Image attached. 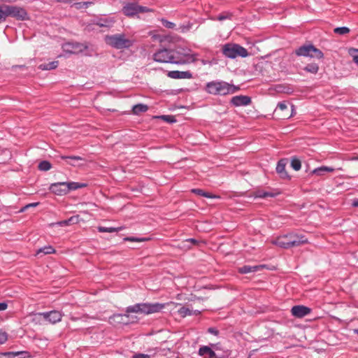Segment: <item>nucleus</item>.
<instances>
[{
	"label": "nucleus",
	"mask_w": 358,
	"mask_h": 358,
	"mask_svg": "<svg viewBox=\"0 0 358 358\" xmlns=\"http://www.w3.org/2000/svg\"><path fill=\"white\" fill-rule=\"evenodd\" d=\"M304 70L307 72L315 74L317 73L319 70V66L317 64L311 63L308 64L305 68Z\"/></svg>",
	"instance_id": "obj_30"
},
{
	"label": "nucleus",
	"mask_w": 358,
	"mask_h": 358,
	"mask_svg": "<svg viewBox=\"0 0 358 358\" xmlns=\"http://www.w3.org/2000/svg\"><path fill=\"white\" fill-rule=\"evenodd\" d=\"M239 90L238 87L230 85L224 81H212L206 85L208 93L214 95H227L234 94Z\"/></svg>",
	"instance_id": "obj_2"
},
{
	"label": "nucleus",
	"mask_w": 358,
	"mask_h": 358,
	"mask_svg": "<svg viewBox=\"0 0 358 358\" xmlns=\"http://www.w3.org/2000/svg\"><path fill=\"white\" fill-rule=\"evenodd\" d=\"M223 55L231 59H234L237 57H246L248 55L247 50L234 43H227L222 47Z\"/></svg>",
	"instance_id": "obj_6"
},
{
	"label": "nucleus",
	"mask_w": 358,
	"mask_h": 358,
	"mask_svg": "<svg viewBox=\"0 0 358 358\" xmlns=\"http://www.w3.org/2000/svg\"><path fill=\"white\" fill-rule=\"evenodd\" d=\"M55 252V250L51 245H46L38 250L36 252V255L39 256L41 254L49 255L53 254Z\"/></svg>",
	"instance_id": "obj_25"
},
{
	"label": "nucleus",
	"mask_w": 358,
	"mask_h": 358,
	"mask_svg": "<svg viewBox=\"0 0 358 358\" xmlns=\"http://www.w3.org/2000/svg\"><path fill=\"white\" fill-rule=\"evenodd\" d=\"M354 332H355V334H358V329H355V330H354Z\"/></svg>",
	"instance_id": "obj_52"
},
{
	"label": "nucleus",
	"mask_w": 358,
	"mask_h": 358,
	"mask_svg": "<svg viewBox=\"0 0 358 358\" xmlns=\"http://www.w3.org/2000/svg\"><path fill=\"white\" fill-rule=\"evenodd\" d=\"M57 1H62L63 0H57Z\"/></svg>",
	"instance_id": "obj_55"
},
{
	"label": "nucleus",
	"mask_w": 358,
	"mask_h": 358,
	"mask_svg": "<svg viewBox=\"0 0 358 358\" xmlns=\"http://www.w3.org/2000/svg\"><path fill=\"white\" fill-rule=\"evenodd\" d=\"M62 159H69L71 160V162H69V164L71 166H76L77 164H76V161H80V160H83V159L80 157H78V156H62Z\"/></svg>",
	"instance_id": "obj_34"
},
{
	"label": "nucleus",
	"mask_w": 358,
	"mask_h": 358,
	"mask_svg": "<svg viewBox=\"0 0 358 358\" xmlns=\"http://www.w3.org/2000/svg\"><path fill=\"white\" fill-rule=\"evenodd\" d=\"M192 191V192H194L198 195H200V196H204L206 198H217V196L213 195L212 194H210L209 192H204L203 190H202L201 189H193Z\"/></svg>",
	"instance_id": "obj_29"
},
{
	"label": "nucleus",
	"mask_w": 358,
	"mask_h": 358,
	"mask_svg": "<svg viewBox=\"0 0 358 358\" xmlns=\"http://www.w3.org/2000/svg\"><path fill=\"white\" fill-rule=\"evenodd\" d=\"M352 159V160H358V157H353Z\"/></svg>",
	"instance_id": "obj_53"
},
{
	"label": "nucleus",
	"mask_w": 358,
	"mask_h": 358,
	"mask_svg": "<svg viewBox=\"0 0 358 358\" xmlns=\"http://www.w3.org/2000/svg\"><path fill=\"white\" fill-rule=\"evenodd\" d=\"M174 50L160 48L153 55V59L159 63H173L174 60Z\"/></svg>",
	"instance_id": "obj_7"
},
{
	"label": "nucleus",
	"mask_w": 358,
	"mask_h": 358,
	"mask_svg": "<svg viewBox=\"0 0 358 358\" xmlns=\"http://www.w3.org/2000/svg\"><path fill=\"white\" fill-rule=\"evenodd\" d=\"M113 22H114V20L107 18V19H101V20H99L97 22L96 24L99 25V27H110L112 26Z\"/></svg>",
	"instance_id": "obj_31"
},
{
	"label": "nucleus",
	"mask_w": 358,
	"mask_h": 358,
	"mask_svg": "<svg viewBox=\"0 0 358 358\" xmlns=\"http://www.w3.org/2000/svg\"><path fill=\"white\" fill-rule=\"evenodd\" d=\"M39 203L36 202V203H29L27 205H26L24 207H23L21 210H20V212H24L26 209L29 208H31V207H36L38 205Z\"/></svg>",
	"instance_id": "obj_42"
},
{
	"label": "nucleus",
	"mask_w": 358,
	"mask_h": 358,
	"mask_svg": "<svg viewBox=\"0 0 358 358\" xmlns=\"http://www.w3.org/2000/svg\"><path fill=\"white\" fill-rule=\"evenodd\" d=\"M8 340V334L6 332L0 329V344H3Z\"/></svg>",
	"instance_id": "obj_38"
},
{
	"label": "nucleus",
	"mask_w": 358,
	"mask_h": 358,
	"mask_svg": "<svg viewBox=\"0 0 358 358\" xmlns=\"http://www.w3.org/2000/svg\"><path fill=\"white\" fill-rule=\"evenodd\" d=\"M287 164V159H280L276 166V171L282 178H288V174L285 171V166Z\"/></svg>",
	"instance_id": "obj_18"
},
{
	"label": "nucleus",
	"mask_w": 358,
	"mask_h": 358,
	"mask_svg": "<svg viewBox=\"0 0 358 358\" xmlns=\"http://www.w3.org/2000/svg\"><path fill=\"white\" fill-rule=\"evenodd\" d=\"M199 354L203 358H224L229 355L227 352L220 355L216 353L211 348L206 345L199 348Z\"/></svg>",
	"instance_id": "obj_14"
},
{
	"label": "nucleus",
	"mask_w": 358,
	"mask_h": 358,
	"mask_svg": "<svg viewBox=\"0 0 358 358\" xmlns=\"http://www.w3.org/2000/svg\"><path fill=\"white\" fill-rule=\"evenodd\" d=\"M273 243L280 248H289L306 243L308 239L301 234L290 233L278 237Z\"/></svg>",
	"instance_id": "obj_1"
},
{
	"label": "nucleus",
	"mask_w": 358,
	"mask_h": 358,
	"mask_svg": "<svg viewBox=\"0 0 358 358\" xmlns=\"http://www.w3.org/2000/svg\"><path fill=\"white\" fill-rule=\"evenodd\" d=\"M162 24L166 27V28H169V29H173L175 27V24L171 22H169L166 20H164V19H162Z\"/></svg>",
	"instance_id": "obj_39"
},
{
	"label": "nucleus",
	"mask_w": 358,
	"mask_h": 358,
	"mask_svg": "<svg viewBox=\"0 0 358 358\" xmlns=\"http://www.w3.org/2000/svg\"><path fill=\"white\" fill-rule=\"evenodd\" d=\"M175 64H184L196 61V56L190 53V50L185 49L174 50Z\"/></svg>",
	"instance_id": "obj_8"
},
{
	"label": "nucleus",
	"mask_w": 358,
	"mask_h": 358,
	"mask_svg": "<svg viewBox=\"0 0 358 358\" xmlns=\"http://www.w3.org/2000/svg\"><path fill=\"white\" fill-rule=\"evenodd\" d=\"M19 354H20V352H6L1 353L2 357L7 356L10 358H13Z\"/></svg>",
	"instance_id": "obj_41"
},
{
	"label": "nucleus",
	"mask_w": 358,
	"mask_h": 358,
	"mask_svg": "<svg viewBox=\"0 0 358 358\" xmlns=\"http://www.w3.org/2000/svg\"><path fill=\"white\" fill-rule=\"evenodd\" d=\"M78 222H79V216L74 215V216L71 217L68 220L57 222L56 223H52L51 226L58 225L60 227H65V226H69L71 224H77Z\"/></svg>",
	"instance_id": "obj_19"
},
{
	"label": "nucleus",
	"mask_w": 358,
	"mask_h": 358,
	"mask_svg": "<svg viewBox=\"0 0 358 358\" xmlns=\"http://www.w3.org/2000/svg\"><path fill=\"white\" fill-rule=\"evenodd\" d=\"M310 308L304 306H294L292 308V314L296 317H303L310 313Z\"/></svg>",
	"instance_id": "obj_15"
},
{
	"label": "nucleus",
	"mask_w": 358,
	"mask_h": 358,
	"mask_svg": "<svg viewBox=\"0 0 358 358\" xmlns=\"http://www.w3.org/2000/svg\"><path fill=\"white\" fill-rule=\"evenodd\" d=\"M186 242H187V243L191 242V243L195 244L197 241L195 239L190 238V239L187 240Z\"/></svg>",
	"instance_id": "obj_50"
},
{
	"label": "nucleus",
	"mask_w": 358,
	"mask_h": 358,
	"mask_svg": "<svg viewBox=\"0 0 358 358\" xmlns=\"http://www.w3.org/2000/svg\"><path fill=\"white\" fill-rule=\"evenodd\" d=\"M273 196H274L273 194L268 192L263 191V190H258L255 192V196L257 197V198H266L268 196L272 197Z\"/></svg>",
	"instance_id": "obj_32"
},
{
	"label": "nucleus",
	"mask_w": 358,
	"mask_h": 358,
	"mask_svg": "<svg viewBox=\"0 0 358 358\" xmlns=\"http://www.w3.org/2000/svg\"><path fill=\"white\" fill-rule=\"evenodd\" d=\"M8 13L10 17L18 20H26L29 19L28 14L23 8L15 6H8Z\"/></svg>",
	"instance_id": "obj_13"
},
{
	"label": "nucleus",
	"mask_w": 358,
	"mask_h": 358,
	"mask_svg": "<svg viewBox=\"0 0 358 358\" xmlns=\"http://www.w3.org/2000/svg\"><path fill=\"white\" fill-rule=\"evenodd\" d=\"M287 109V104L285 102H280L278 104L276 109L275 110V113H278L279 111H284Z\"/></svg>",
	"instance_id": "obj_37"
},
{
	"label": "nucleus",
	"mask_w": 358,
	"mask_h": 358,
	"mask_svg": "<svg viewBox=\"0 0 358 358\" xmlns=\"http://www.w3.org/2000/svg\"><path fill=\"white\" fill-rule=\"evenodd\" d=\"M231 103L235 106H245L250 103L251 99L248 96H236L231 100Z\"/></svg>",
	"instance_id": "obj_16"
},
{
	"label": "nucleus",
	"mask_w": 358,
	"mask_h": 358,
	"mask_svg": "<svg viewBox=\"0 0 358 358\" xmlns=\"http://www.w3.org/2000/svg\"><path fill=\"white\" fill-rule=\"evenodd\" d=\"M0 358H2V355H1V353H0Z\"/></svg>",
	"instance_id": "obj_54"
},
{
	"label": "nucleus",
	"mask_w": 358,
	"mask_h": 358,
	"mask_svg": "<svg viewBox=\"0 0 358 358\" xmlns=\"http://www.w3.org/2000/svg\"><path fill=\"white\" fill-rule=\"evenodd\" d=\"M178 313L182 317H185L188 315H199L200 311L194 310L188 306H182L178 309Z\"/></svg>",
	"instance_id": "obj_21"
},
{
	"label": "nucleus",
	"mask_w": 358,
	"mask_h": 358,
	"mask_svg": "<svg viewBox=\"0 0 358 358\" xmlns=\"http://www.w3.org/2000/svg\"><path fill=\"white\" fill-rule=\"evenodd\" d=\"M35 319H38L43 317L45 320L48 321L52 324H55L61 321L62 318V314L61 312L57 310H52L50 312L38 313L34 315Z\"/></svg>",
	"instance_id": "obj_11"
},
{
	"label": "nucleus",
	"mask_w": 358,
	"mask_h": 358,
	"mask_svg": "<svg viewBox=\"0 0 358 358\" xmlns=\"http://www.w3.org/2000/svg\"><path fill=\"white\" fill-rule=\"evenodd\" d=\"M152 10L136 3H127L122 8V13L128 17H134L139 13L150 12Z\"/></svg>",
	"instance_id": "obj_10"
},
{
	"label": "nucleus",
	"mask_w": 358,
	"mask_h": 358,
	"mask_svg": "<svg viewBox=\"0 0 358 358\" xmlns=\"http://www.w3.org/2000/svg\"><path fill=\"white\" fill-rule=\"evenodd\" d=\"M86 187L85 183H80L76 182H55L50 185V191L58 196H62L68 194L72 190Z\"/></svg>",
	"instance_id": "obj_4"
},
{
	"label": "nucleus",
	"mask_w": 358,
	"mask_h": 358,
	"mask_svg": "<svg viewBox=\"0 0 358 358\" xmlns=\"http://www.w3.org/2000/svg\"><path fill=\"white\" fill-rule=\"evenodd\" d=\"M334 32L340 35H345L350 32L349 28L346 27H336L334 29Z\"/></svg>",
	"instance_id": "obj_36"
},
{
	"label": "nucleus",
	"mask_w": 358,
	"mask_h": 358,
	"mask_svg": "<svg viewBox=\"0 0 358 358\" xmlns=\"http://www.w3.org/2000/svg\"><path fill=\"white\" fill-rule=\"evenodd\" d=\"M291 166L295 171L300 170L301 167V161L296 157H292L291 160Z\"/></svg>",
	"instance_id": "obj_33"
},
{
	"label": "nucleus",
	"mask_w": 358,
	"mask_h": 358,
	"mask_svg": "<svg viewBox=\"0 0 358 358\" xmlns=\"http://www.w3.org/2000/svg\"><path fill=\"white\" fill-rule=\"evenodd\" d=\"M227 18V16L226 15H220L218 17H217V19L219 20H223L224 19Z\"/></svg>",
	"instance_id": "obj_49"
},
{
	"label": "nucleus",
	"mask_w": 358,
	"mask_h": 358,
	"mask_svg": "<svg viewBox=\"0 0 358 358\" xmlns=\"http://www.w3.org/2000/svg\"><path fill=\"white\" fill-rule=\"evenodd\" d=\"M144 238H138L135 237H127L124 238V241H131V242H141L143 241Z\"/></svg>",
	"instance_id": "obj_40"
},
{
	"label": "nucleus",
	"mask_w": 358,
	"mask_h": 358,
	"mask_svg": "<svg viewBox=\"0 0 358 358\" xmlns=\"http://www.w3.org/2000/svg\"><path fill=\"white\" fill-rule=\"evenodd\" d=\"M296 54L298 56L315 57L321 59L324 55L319 49L313 45H303L296 50Z\"/></svg>",
	"instance_id": "obj_9"
},
{
	"label": "nucleus",
	"mask_w": 358,
	"mask_h": 358,
	"mask_svg": "<svg viewBox=\"0 0 358 358\" xmlns=\"http://www.w3.org/2000/svg\"><path fill=\"white\" fill-rule=\"evenodd\" d=\"M38 169L41 171H48L51 169V164L48 161H43V162H40V164L38 165Z\"/></svg>",
	"instance_id": "obj_35"
},
{
	"label": "nucleus",
	"mask_w": 358,
	"mask_h": 358,
	"mask_svg": "<svg viewBox=\"0 0 358 358\" xmlns=\"http://www.w3.org/2000/svg\"><path fill=\"white\" fill-rule=\"evenodd\" d=\"M63 50L71 54H78L87 49V46L79 43L69 42L62 46Z\"/></svg>",
	"instance_id": "obj_12"
},
{
	"label": "nucleus",
	"mask_w": 358,
	"mask_h": 358,
	"mask_svg": "<svg viewBox=\"0 0 358 358\" xmlns=\"http://www.w3.org/2000/svg\"><path fill=\"white\" fill-rule=\"evenodd\" d=\"M168 76L174 79H188L192 78V73L189 71H172L168 73Z\"/></svg>",
	"instance_id": "obj_17"
},
{
	"label": "nucleus",
	"mask_w": 358,
	"mask_h": 358,
	"mask_svg": "<svg viewBox=\"0 0 358 358\" xmlns=\"http://www.w3.org/2000/svg\"><path fill=\"white\" fill-rule=\"evenodd\" d=\"M8 10V5L0 6V23L5 21L6 17L10 16Z\"/></svg>",
	"instance_id": "obj_26"
},
{
	"label": "nucleus",
	"mask_w": 358,
	"mask_h": 358,
	"mask_svg": "<svg viewBox=\"0 0 358 358\" xmlns=\"http://www.w3.org/2000/svg\"><path fill=\"white\" fill-rule=\"evenodd\" d=\"M334 170H335V169H334L332 167L326 166H322L320 167L315 169L312 171V173L315 174V175H317V176H323L324 174V173H326V172H333Z\"/></svg>",
	"instance_id": "obj_23"
},
{
	"label": "nucleus",
	"mask_w": 358,
	"mask_h": 358,
	"mask_svg": "<svg viewBox=\"0 0 358 358\" xmlns=\"http://www.w3.org/2000/svg\"><path fill=\"white\" fill-rule=\"evenodd\" d=\"M166 306V303H136L133 306H128L126 309L127 313H141V314H152L160 312Z\"/></svg>",
	"instance_id": "obj_3"
},
{
	"label": "nucleus",
	"mask_w": 358,
	"mask_h": 358,
	"mask_svg": "<svg viewBox=\"0 0 358 358\" xmlns=\"http://www.w3.org/2000/svg\"><path fill=\"white\" fill-rule=\"evenodd\" d=\"M263 267H264L263 265H257V266L245 265L242 267H240L238 268V271L241 273L246 274V273L257 272V271L261 270Z\"/></svg>",
	"instance_id": "obj_20"
},
{
	"label": "nucleus",
	"mask_w": 358,
	"mask_h": 358,
	"mask_svg": "<svg viewBox=\"0 0 358 358\" xmlns=\"http://www.w3.org/2000/svg\"><path fill=\"white\" fill-rule=\"evenodd\" d=\"M352 205L353 206L358 207V199L353 201Z\"/></svg>",
	"instance_id": "obj_51"
},
{
	"label": "nucleus",
	"mask_w": 358,
	"mask_h": 358,
	"mask_svg": "<svg viewBox=\"0 0 358 358\" xmlns=\"http://www.w3.org/2000/svg\"><path fill=\"white\" fill-rule=\"evenodd\" d=\"M129 315L127 314L122 315V314H115L110 317V323L117 322V323H127L128 322Z\"/></svg>",
	"instance_id": "obj_22"
},
{
	"label": "nucleus",
	"mask_w": 358,
	"mask_h": 358,
	"mask_svg": "<svg viewBox=\"0 0 358 358\" xmlns=\"http://www.w3.org/2000/svg\"><path fill=\"white\" fill-rule=\"evenodd\" d=\"M208 331L215 336H217L219 333V331L215 328H209Z\"/></svg>",
	"instance_id": "obj_46"
},
{
	"label": "nucleus",
	"mask_w": 358,
	"mask_h": 358,
	"mask_svg": "<svg viewBox=\"0 0 358 358\" xmlns=\"http://www.w3.org/2000/svg\"><path fill=\"white\" fill-rule=\"evenodd\" d=\"M352 56L353 57V61L358 64V50H353Z\"/></svg>",
	"instance_id": "obj_43"
},
{
	"label": "nucleus",
	"mask_w": 358,
	"mask_h": 358,
	"mask_svg": "<svg viewBox=\"0 0 358 358\" xmlns=\"http://www.w3.org/2000/svg\"><path fill=\"white\" fill-rule=\"evenodd\" d=\"M8 308V304L5 302L0 303V311H3Z\"/></svg>",
	"instance_id": "obj_45"
},
{
	"label": "nucleus",
	"mask_w": 358,
	"mask_h": 358,
	"mask_svg": "<svg viewBox=\"0 0 358 358\" xmlns=\"http://www.w3.org/2000/svg\"><path fill=\"white\" fill-rule=\"evenodd\" d=\"M148 110V106L143 103H138L136 105H134L132 107V113L134 115H139L142 113H145Z\"/></svg>",
	"instance_id": "obj_24"
},
{
	"label": "nucleus",
	"mask_w": 358,
	"mask_h": 358,
	"mask_svg": "<svg viewBox=\"0 0 358 358\" xmlns=\"http://www.w3.org/2000/svg\"><path fill=\"white\" fill-rule=\"evenodd\" d=\"M162 118L168 122H173V117L171 116H169V115H163V116H162Z\"/></svg>",
	"instance_id": "obj_47"
},
{
	"label": "nucleus",
	"mask_w": 358,
	"mask_h": 358,
	"mask_svg": "<svg viewBox=\"0 0 358 358\" xmlns=\"http://www.w3.org/2000/svg\"><path fill=\"white\" fill-rule=\"evenodd\" d=\"M59 62L57 61H53L48 64H42L39 65L38 68L43 71L55 69L57 67Z\"/></svg>",
	"instance_id": "obj_27"
},
{
	"label": "nucleus",
	"mask_w": 358,
	"mask_h": 358,
	"mask_svg": "<svg viewBox=\"0 0 358 358\" xmlns=\"http://www.w3.org/2000/svg\"><path fill=\"white\" fill-rule=\"evenodd\" d=\"M106 42L116 49H127L133 45L134 41L127 38L123 34H117L106 36Z\"/></svg>",
	"instance_id": "obj_5"
},
{
	"label": "nucleus",
	"mask_w": 358,
	"mask_h": 358,
	"mask_svg": "<svg viewBox=\"0 0 358 358\" xmlns=\"http://www.w3.org/2000/svg\"><path fill=\"white\" fill-rule=\"evenodd\" d=\"M122 227H99L98 231L99 232H108V233H113L118 232L121 231Z\"/></svg>",
	"instance_id": "obj_28"
},
{
	"label": "nucleus",
	"mask_w": 358,
	"mask_h": 358,
	"mask_svg": "<svg viewBox=\"0 0 358 358\" xmlns=\"http://www.w3.org/2000/svg\"><path fill=\"white\" fill-rule=\"evenodd\" d=\"M133 358H150V356L148 355H145V354L138 353V354L134 355L133 356Z\"/></svg>",
	"instance_id": "obj_44"
},
{
	"label": "nucleus",
	"mask_w": 358,
	"mask_h": 358,
	"mask_svg": "<svg viewBox=\"0 0 358 358\" xmlns=\"http://www.w3.org/2000/svg\"><path fill=\"white\" fill-rule=\"evenodd\" d=\"M212 347H213V350L215 352V351H218V350H221V348L220 347V345L219 344H214V345H212Z\"/></svg>",
	"instance_id": "obj_48"
}]
</instances>
